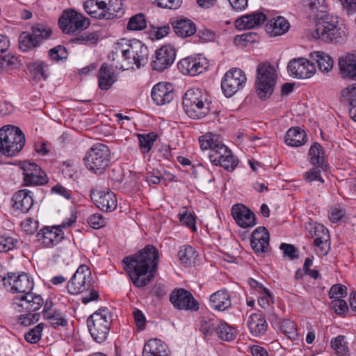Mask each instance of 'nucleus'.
<instances>
[{
  "instance_id": "obj_17",
  "label": "nucleus",
  "mask_w": 356,
  "mask_h": 356,
  "mask_svg": "<svg viewBox=\"0 0 356 356\" xmlns=\"http://www.w3.org/2000/svg\"><path fill=\"white\" fill-rule=\"evenodd\" d=\"M177 67L184 75L196 76L207 69L208 62L204 57L188 56L179 60Z\"/></svg>"
},
{
  "instance_id": "obj_22",
  "label": "nucleus",
  "mask_w": 356,
  "mask_h": 356,
  "mask_svg": "<svg viewBox=\"0 0 356 356\" xmlns=\"http://www.w3.org/2000/svg\"><path fill=\"white\" fill-rule=\"evenodd\" d=\"M153 102L162 106L172 101L175 97V88L169 82H159L154 86L151 92Z\"/></svg>"
},
{
  "instance_id": "obj_43",
  "label": "nucleus",
  "mask_w": 356,
  "mask_h": 356,
  "mask_svg": "<svg viewBox=\"0 0 356 356\" xmlns=\"http://www.w3.org/2000/svg\"><path fill=\"white\" fill-rule=\"evenodd\" d=\"M31 31L40 44L49 39L52 35L51 28L40 23L33 25L31 27Z\"/></svg>"
},
{
  "instance_id": "obj_35",
  "label": "nucleus",
  "mask_w": 356,
  "mask_h": 356,
  "mask_svg": "<svg viewBox=\"0 0 356 356\" xmlns=\"http://www.w3.org/2000/svg\"><path fill=\"white\" fill-rule=\"evenodd\" d=\"M247 325L250 332L255 337L264 334L267 330L266 321L259 314H252L247 322Z\"/></svg>"
},
{
  "instance_id": "obj_16",
  "label": "nucleus",
  "mask_w": 356,
  "mask_h": 356,
  "mask_svg": "<svg viewBox=\"0 0 356 356\" xmlns=\"http://www.w3.org/2000/svg\"><path fill=\"white\" fill-rule=\"evenodd\" d=\"M170 301L173 306L180 310L197 311L199 303L188 291L176 289L170 295Z\"/></svg>"
},
{
  "instance_id": "obj_31",
  "label": "nucleus",
  "mask_w": 356,
  "mask_h": 356,
  "mask_svg": "<svg viewBox=\"0 0 356 356\" xmlns=\"http://www.w3.org/2000/svg\"><path fill=\"white\" fill-rule=\"evenodd\" d=\"M290 24L289 22L282 16H277L270 20H268L266 24V31L272 35H281L289 29Z\"/></svg>"
},
{
  "instance_id": "obj_49",
  "label": "nucleus",
  "mask_w": 356,
  "mask_h": 356,
  "mask_svg": "<svg viewBox=\"0 0 356 356\" xmlns=\"http://www.w3.org/2000/svg\"><path fill=\"white\" fill-rule=\"evenodd\" d=\"M43 323H39L33 328L30 329L25 334V340L31 344L37 343L41 339L42 332L43 330Z\"/></svg>"
},
{
  "instance_id": "obj_60",
  "label": "nucleus",
  "mask_w": 356,
  "mask_h": 356,
  "mask_svg": "<svg viewBox=\"0 0 356 356\" xmlns=\"http://www.w3.org/2000/svg\"><path fill=\"white\" fill-rule=\"evenodd\" d=\"M346 294V287L341 284L333 285L329 291V297L331 299H339Z\"/></svg>"
},
{
  "instance_id": "obj_2",
  "label": "nucleus",
  "mask_w": 356,
  "mask_h": 356,
  "mask_svg": "<svg viewBox=\"0 0 356 356\" xmlns=\"http://www.w3.org/2000/svg\"><path fill=\"white\" fill-rule=\"evenodd\" d=\"M309 18L315 21L312 35L325 42L338 43L342 40V31L337 26V19L329 15L325 0H308Z\"/></svg>"
},
{
  "instance_id": "obj_57",
  "label": "nucleus",
  "mask_w": 356,
  "mask_h": 356,
  "mask_svg": "<svg viewBox=\"0 0 356 356\" xmlns=\"http://www.w3.org/2000/svg\"><path fill=\"white\" fill-rule=\"evenodd\" d=\"M88 225L93 229H98L106 225L105 218L100 213H95L88 218Z\"/></svg>"
},
{
  "instance_id": "obj_53",
  "label": "nucleus",
  "mask_w": 356,
  "mask_h": 356,
  "mask_svg": "<svg viewBox=\"0 0 356 356\" xmlns=\"http://www.w3.org/2000/svg\"><path fill=\"white\" fill-rule=\"evenodd\" d=\"M258 294V304L265 309L270 308L273 303V297L270 291L266 289Z\"/></svg>"
},
{
  "instance_id": "obj_20",
  "label": "nucleus",
  "mask_w": 356,
  "mask_h": 356,
  "mask_svg": "<svg viewBox=\"0 0 356 356\" xmlns=\"http://www.w3.org/2000/svg\"><path fill=\"white\" fill-rule=\"evenodd\" d=\"M90 195L96 207L104 211L111 212L117 208L116 196L111 191L92 190Z\"/></svg>"
},
{
  "instance_id": "obj_54",
  "label": "nucleus",
  "mask_w": 356,
  "mask_h": 356,
  "mask_svg": "<svg viewBox=\"0 0 356 356\" xmlns=\"http://www.w3.org/2000/svg\"><path fill=\"white\" fill-rule=\"evenodd\" d=\"M321 168L320 165H314L309 171L305 172V180L307 183H312L314 181H319L320 183H324V179L321 176Z\"/></svg>"
},
{
  "instance_id": "obj_1",
  "label": "nucleus",
  "mask_w": 356,
  "mask_h": 356,
  "mask_svg": "<svg viewBox=\"0 0 356 356\" xmlns=\"http://www.w3.org/2000/svg\"><path fill=\"white\" fill-rule=\"evenodd\" d=\"M159 252L152 245H147L136 254L124 257V270L136 287H144L154 278L158 268Z\"/></svg>"
},
{
  "instance_id": "obj_63",
  "label": "nucleus",
  "mask_w": 356,
  "mask_h": 356,
  "mask_svg": "<svg viewBox=\"0 0 356 356\" xmlns=\"http://www.w3.org/2000/svg\"><path fill=\"white\" fill-rule=\"evenodd\" d=\"M332 305L337 314H343L348 309L346 302L341 298L333 300L332 301Z\"/></svg>"
},
{
  "instance_id": "obj_33",
  "label": "nucleus",
  "mask_w": 356,
  "mask_h": 356,
  "mask_svg": "<svg viewBox=\"0 0 356 356\" xmlns=\"http://www.w3.org/2000/svg\"><path fill=\"white\" fill-rule=\"evenodd\" d=\"M306 138L307 135L304 130L300 127H292L287 131L284 141L289 146L299 147L306 143Z\"/></svg>"
},
{
  "instance_id": "obj_11",
  "label": "nucleus",
  "mask_w": 356,
  "mask_h": 356,
  "mask_svg": "<svg viewBox=\"0 0 356 356\" xmlns=\"http://www.w3.org/2000/svg\"><path fill=\"white\" fill-rule=\"evenodd\" d=\"M257 90L261 99L268 97L273 92L277 80L275 67L268 63L259 64L257 69Z\"/></svg>"
},
{
  "instance_id": "obj_41",
  "label": "nucleus",
  "mask_w": 356,
  "mask_h": 356,
  "mask_svg": "<svg viewBox=\"0 0 356 356\" xmlns=\"http://www.w3.org/2000/svg\"><path fill=\"white\" fill-rule=\"evenodd\" d=\"M18 42L19 48L22 51H27L40 45L34 38L31 30L23 31L19 36Z\"/></svg>"
},
{
  "instance_id": "obj_19",
  "label": "nucleus",
  "mask_w": 356,
  "mask_h": 356,
  "mask_svg": "<svg viewBox=\"0 0 356 356\" xmlns=\"http://www.w3.org/2000/svg\"><path fill=\"white\" fill-rule=\"evenodd\" d=\"M22 169L24 181L26 186H39L48 182L47 175L36 163L25 162Z\"/></svg>"
},
{
  "instance_id": "obj_61",
  "label": "nucleus",
  "mask_w": 356,
  "mask_h": 356,
  "mask_svg": "<svg viewBox=\"0 0 356 356\" xmlns=\"http://www.w3.org/2000/svg\"><path fill=\"white\" fill-rule=\"evenodd\" d=\"M257 34L252 32L246 33L241 35H236L234 38V43L236 44H242L245 45L247 43H251L255 41Z\"/></svg>"
},
{
  "instance_id": "obj_64",
  "label": "nucleus",
  "mask_w": 356,
  "mask_h": 356,
  "mask_svg": "<svg viewBox=\"0 0 356 356\" xmlns=\"http://www.w3.org/2000/svg\"><path fill=\"white\" fill-rule=\"evenodd\" d=\"M133 316L134 321L139 330H143L146 324V319L143 313L137 309H135L133 312Z\"/></svg>"
},
{
  "instance_id": "obj_45",
  "label": "nucleus",
  "mask_w": 356,
  "mask_h": 356,
  "mask_svg": "<svg viewBox=\"0 0 356 356\" xmlns=\"http://www.w3.org/2000/svg\"><path fill=\"white\" fill-rule=\"evenodd\" d=\"M123 0H108L106 2V13L109 15L106 20L120 17L124 14Z\"/></svg>"
},
{
  "instance_id": "obj_37",
  "label": "nucleus",
  "mask_w": 356,
  "mask_h": 356,
  "mask_svg": "<svg viewBox=\"0 0 356 356\" xmlns=\"http://www.w3.org/2000/svg\"><path fill=\"white\" fill-rule=\"evenodd\" d=\"M309 157L312 165H320L321 169L325 168L324 149L321 144L315 142L312 145L309 150Z\"/></svg>"
},
{
  "instance_id": "obj_10",
  "label": "nucleus",
  "mask_w": 356,
  "mask_h": 356,
  "mask_svg": "<svg viewBox=\"0 0 356 356\" xmlns=\"http://www.w3.org/2000/svg\"><path fill=\"white\" fill-rule=\"evenodd\" d=\"M76 220V216L72 214L60 225L52 227H44L36 234L37 240L45 248H51L64 238L63 229L71 227Z\"/></svg>"
},
{
  "instance_id": "obj_40",
  "label": "nucleus",
  "mask_w": 356,
  "mask_h": 356,
  "mask_svg": "<svg viewBox=\"0 0 356 356\" xmlns=\"http://www.w3.org/2000/svg\"><path fill=\"white\" fill-rule=\"evenodd\" d=\"M216 334L222 341H231L236 338L237 330L227 323L219 320Z\"/></svg>"
},
{
  "instance_id": "obj_27",
  "label": "nucleus",
  "mask_w": 356,
  "mask_h": 356,
  "mask_svg": "<svg viewBox=\"0 0 356 356\" xmlns=\"http://www.w3.org/2000/svg\"><path fill=\"white\" fill-rule=\"evenodd\" d=\"M84 10L92 18L106 19L109 15L106 13V1L86 0L83 3Z\"/></svg>"
},
{
  "instance_id": "obj_39",
  "label": "nucleus",
  "mask_w": 356,
  "mask_h": 356,
  "mask_svg": "<svg viewBox=\"0 0 356 356\" xmlns=\"http://www.w3.org/2000/svg\"><path fill=\"white\" fill-rule=\"evenodd\" d=\"M27 66L33 79L40 81L47 78L48 65L45 62L36 60L29 63Z\"/></svg>"
},
{
  "instance_id": "obj_25",
  "label": "nucleus",
  "mask_w": 356,
  "mask_h": 356,
  "mask_svg": "<svg viewBox=\"0 0 356 356\" xmlns=\"http://www.w3.org/2000/svg\"><path fill=\"white\" fill-rule=\"evenodd\" d=\"M250 244L256 253H265L269 246V233L264 227L256 228L252 235Z\"/></svg>"
},
{
  "instance_id": "obj_3",
  "label": "nucleus",
  "mask_w": 356,
  "mask_h": 356,
  "mask_svg": "<svg viewBox=\"0 0 356 356\" xmlns=\"http://www.w3.org/2000/svg\"><path fill=\"white\" fill-rule=\"evenodd\" d=\"M199 143L202 149H210L209 158L213 165H220L227 171H233L238 165V159L218 136L208 133L199 138Z\"/></svg>"
},
{
  "instance_id": "obj_4",
  "label": "nucleus",
  "mask_w": 356,
  "mask_h": 356,
  "mask_svg": "<svg viewBox=\"0 0 356 356\" xmlns=\"http://www.w3.org/2000/svg\"><path fill=\"white\" fill-rule=\"evenodd\" d=\"M92 280V277L90 268L86 265L79 266L67 284L68 293L72 295H77L90 290L88 295L81 297V302L83 304H88L91 301L98 300V292L91 289Z\"/></svg>"
},
{
  "instance_id": "obj_50",
  "label": "nucleus",
  "mask_w": 356,
  "mask_h": 356,
  "mask_svg": "<svg viewBox=\"0 0 356 356\" xmlns=\"http://www.w3.org/2000/svg\"><path fill=\"white\" fill-rule=\"evenodd\" d=\"M219 320L209 319L201 322L200 331L205 337L212 336L217 333Z\"/></svg>"
},
{
  "instance_id": "obj_55",
  "label": "nucleus",
  "mask_w": 356,
  "mask_h": 356,
  "mask_svg": "<svg viewBox=\"0 0 356 356\" xmlns=\"http://www.w3.org/2000/svg\"><path fill=\"white\" fill-rule=\"evenodd\" d=\"M49 56L51 60L58 62L67 58V51L64 47L58 45L49 51Z\"/></svg>"
},
{
  "instance_id": "obj_6",
  "label": "nucleus",
  "mask_w": 356,
  "mask_h": 356,
  "mask_svg": "<svg viewBox=\"0 0 356 356\" xmlns=\"http://www.w3.org/2000/svg\"><path fill=\"white\" fill-rule=\"evenodd\" d=\"M83 160L89 171L97 175H102L111 163L110 149L105 144L95 143L88 149Z\"/></svg>"
},
{
  "instance_id": "obj_15",
  "label": "nucleus",
  "mask_w": 356,
  "mask_h": 356,
  "mask_svg": "<svg viewBox=\"0 0 356 356\" xmlns=\"http://www.w3.org/2000/svg\"><path fill=\"white\" fill-rule=\"evenodd\" d=\"M44 305V300L40 295L33 293L17 295L13 299V308L17 312H33Z\"/></svg>"
},
{
  "instance_id": "obj_32",
  "label": "nucleus",
  "mask_w": 356,
  "mask_h": 356,
  "mask_svg": "<svg viewBox=\"0 0 356 356\" xmlns=\"http://www.w3.org/2000/svg\"><path fill=\"white\" fill-rule=\"evenodd\" d=\"M52 302H46L43 308V316L44 319L49 320L54 326H66L67 321L65 316L59 311L52 310Z\"/></svg>"
},
{
  "instance_id": "obj_36",
  "label": "nucleus",
  "mask_w": 356,
  "mask_h": 356,
  "mask_svg": "<svg viewBox=\"0 0 356 356\" xmlns=\"http://www.w3.org/2000/svg\"><path fill=\"white\" fill-rule=\"evenodd\" d=\"M127 50H123L122 52L125 54L132 53L134 60H136V65L139 68L141 63L146 60L147 56V48L138 40H134L132 42V47H129Z\"/></svg>"
},
{
  "instance_id": "obj_30",
  "label": "nucleus",
  "mask_w": 356,
  "mask_h": 356,
  "mask_svg": "<svg viewBox=\"0 0 356 356\" xmlns=\"http://www.w3.org/2000/svg\"><path fill=\"white\" fill-rule=\"evenodd\" d=\"M232 305L230 296L226 290H219L210 297V306L218 311H225Z\"/></svg>"
},
{
  "instance_id": "obj_9",
  "label": "nucleus",
  "mask_w": 356,
  "mask_h": 356,
  "mask_svg": "<svg viewBox=\"0 0 356 356\" xmlns=\"http://www.w3.org/2000/svg\"><path fill=\"white\" fill-rule=\"evenodd\" d=\"M58 24L64 33L74 35L87 29L90 24V21L75 9L69 8L63 11Z\"/></svg>"
},
{
  "instance_id": "obj_62",
  "label": "nucleus",
  "mask_w": 356,
  "mask_h": 356,
  "mask_svg": "<svg viewBox=\"0 0 356 356\" xmlns=\"http://www.w3.org/2000/svg\"><path fill=\"white\" fill-rule=\"evenodd\" d=\"M179 219L181 222L186 225L188 227L191 229L193 231L196 230L195 219L191 213L185 212L182 214H179Z\"/></svg>"
},
{
  "instance_id": "obj_48",
  "label": "nucleus",
  "mask_w": 356,
  "mask_h": 356,
  "mask_svg": "<svg viewBox=\"0 0 356 356\" xmlns=\"http://www.w3.org/2000/svg\"><path fill=\"white\" fill-rule=\"evenodd\" d=\"M147 26L145 16L142 13H138L132 16L128 22L127 29L131 31H140Z\"/></svg>"
},
{
  "instance_id": "obj_58",
  "label": "nucleus",
  "mask_w": 356,
  "mask_h": 356,
  "mask_svg": "<svg viewBox=\"0 0 356 356\" xmlns=\"http://www.w3.org/2000/svg\"><path fill=\"white\" fill-rule=\"evenodd\" d=\"M154 3L157 6L163 8L175 10L179 8L181 3L182 0H152Z\"/></svg>"
},
{
  "instance_id": "obj_18",
  "label": "nucleus",
  "mask_w": 356,
  "mask_h": 356,
  "mask_svg": "<svg viewBox=\"0 0 356 356\" xmlns=\"http://www.w3.org/2000/svg\"><path fill=\"white\" fill-rule=\"evenodd\" d=\"M176 51L170 44L163 45L156 51L155 59L152 63V69L163 72L168 68L175 61Z\"/></svg>"
},
{
  "instance_id": "obj_44",
  "label": "nucleus",
  "mask_w": 356,
  "mask_h": 356,
  "mask_svg": "<svg viewBox=\"0 0 356 356\" xmlns=\"http://www.w3.org/2000/svg\"><path fill=\"white\" fill-rule=\"evenodd\" d=\"M332 348L338 356H348L349 348L343 335H338L330 341Z\"/></svg>"
},
{
  "instance_id": "obj_47",
  "label": "nucleus",
  "mask_w": 356,
  "mask_h": 356,
  "mask_svg": "<svg viewBox=\"0 0 356 356\" xmlns=\"http://www.w3.org/2000/svg\"><path fill=\"white\" fill-rule=\"evenodd\" d=\"M196 250L191 245H184L178 252V257L181 264L188 265L191 261L195 259Z\"/></svg>"
},
{
  "instance_id": "obj_46",
  "label": "nucleus",
  "mask_w": 356,
  "mask_h": 356,
  "mask_svg": "<svg viewBox=\"0 0 356 356\" xmlns=\"http://www.w3.org/2000/svg\"><path fill=\"white\" fill-rule=\"evenodd\" d=\"M139 146L142 153L145 154L149 152L156 140L157 135L154 132L147 134H138Z\"/></svg>"
},
{
  "instance_id": "obj_26",
  "label": "nucleus",
  "mask_w": 356,
  "mask_h": 356,
  "mask_svg": "<svg viewBox=\"0 0 356 356\" xmlns=\"http://www.w3.org/2000/svg\"><path fill=\"white\" fill-rule=\"evenodd\" d=\"M170 24L175 34L181 38L190 37L196 32V26L194 22L185 17L172 19L170 20Z\"/></svg>"
},
{
  "instance_id": "obj_28",
  "label": "nucleus",
  "mask_w": 356,
  "mask_h": 356,
  "mask_svg": "<svg viewBox=\"0 0 356 356\" xmlns=\"http://www.w3.org/2000/svg\"><path fill=\"white\" fill-rule=\"evenodd\" d=\"M30 193V191L27 190H20L16 192L12 198L13 207L23 213L28 212L33 204V200Z\"/></svg>"
},
{
  "instance_id": "obj_51",
  "label": "nucleus",
  "mask_w": 356,
  "mask_h": 356,
  "mask_svg": "<svg viewBox=\"0 0 356 356\" xmlns=\"http://www.w3.org/2000/svg\"><path fill=\"white\" fill-rule=\"evenodd\" d=\"M99 40V35L97 32L83 33L76 37L72 41L79 44H95Z\"/></svg>"
},
{
  "instance_id": "obj_56",
  "label": "nucleus",
  "mask_w": 356,
  "mask_h": 356,
  "mask_svg": "<svg viewBox=\"0 0 356 356\" xmlns=\"http://www.w3.org/2000/svg\"><path fill=\"white\" fill-rule=\"evenodd\" d=\"M330 240L327 237H318L314 240V245L317 248V254L323 256L327 254L329 248H327V242Z\"/></svg>"
},
{
  "instance_id": "obj_34",
  "label": "nucleus",
  "mask_w": 356,
  "mask_h": 356,
  "mask_svg": "<svg viewBox=\"0 0 356 356\" xmlns=\"http://www.w3.org/2000/svg\"><path fill=\"white\" fill-rule=\"evenodd\" d=\"M339 66L341 73L349 77H356V53L348 54L339 59Z\"/></svg>"
},
{
  "instance_id": "obj_29",
  "label": "nucleus",
  "mask_w": 356,
  "mask_h": 356,
  "mask_svg": "<svg viewBox=\"0 0 356 356\" xmlns=\"http://www.w3.org/2000/svg\"><path fill=\"white\" fill-rule=\"evenodd\" d=\"M167 345L161 340L152 339L144 345L143 356H168Z\"/></svg>"
},
{
  "instance_id": "obj_5",
  "label": "nucleus",
  "mask_w": 356,
  "mask_h": 356,
  "mask_svg": "<svg viewBox=\"0 0 356 356\" xmlns=\"http://www.w3.org/2000/svg\"><path fill=\"white\" fill-rule=\"evenodd\" d=\"M211 100L207 94L199 89L188 90L182 101L183 108L191 118L200 119L207 115L211 110Z\"/></svg>"
},
{
  "instance_id": "obj_42",
  "label": "nucleus",
  "mask_w": 356,
  "mask_h": 356,
  "mask_svg": "<svg viewBox=\"0 0 356 356\" xmlns=\"http://www.w3.org/2000/svg\"><path fill=\"white\" fill-rule=\"evenodd\" d=\"M99 87L102 90H108L114 83L113 73H111L106 63H104L99 70Z\"/></svg>"
},
{
  "instance_id": "obj_8",
  "label": "nucleus",
  "mask_w": 356,
  "mask_h": 356,
  "mask_svg": "<svg viewBox=\"0 0 356 356\" xmlns=\"http://www.w3.org/2000/svg\"><path fill=\"white\" fill-rule=\"evenodd\" d=\"M111 314L108 309H99L87 319L90 334L97 343L106 341L110 332Z\"/></svg>"
},
{
  "instance_id": "obj_24",
  "label": "nucleus",
  "mask_w": 356,
  "mask_h": 356,
  "mask_svg": "<svg viewBox=\"0 0 356 356\" xmlns=\"http://www.w3.org/2000/svg\"><path fill=\"white\" fill-rule=\"evenodd\" d=\"M232 215L237 225L242 228L253 227L256 224L254 213L243 204L234 205Z\"/></svg>"
},
{
  "instance_id": "obj_38",
  "label": "nucleus",
  "mask_w": 356,
  "mask_h": 356,
  "mask_svg": "<svg viewBox=\"0 0 356 356\" xmlns=\"http://www.w3.org/2000/svg\"><path fill=\"white\" fill-rule=\"evenodd\" d=\"M311 58L316 63L318 69L323 72H328L333 67V59L323 51L313 52L311 54Z\"/></svg>"
},
{
  "instance_id": "obj_7",
  "label": "nucleus",
  "mask_w": 356,
  "mask_h": 356,
  "mask_svg": "<svg viewBox=\"0 0 356 356\" xmlns=\"http://www.w3.org/2000/svg\"><path fill=\"white\" fill-rule=\"evenodd\" d=\"M25 144V136L17 127L5 125L0 129V157L13 156Z\"/></svg>"
},
{
  "instance_id": "obj_23",
  "label": "nucleus",
  "mask_w": 356,
  "mask_h": 356,
  "mask_svg": "<svg viewBox=\"0 0 356 356\" xmlns=\"http://www.w3.org/2000/svg\"><path fill=\"white\" fill-rule=\"evenodd\" d=\"M268 20V17L264 13L257 10L238 18L234 24L238 30L251 29L260 26Z\"/></svg>"
},
{
  "instance_id": "obj_12",
  "label": "nucleus",
  "mask_w": 356,
  "mask_h": 356,
  "mask_svg": "<svg viewBox=\"0 0 356 356\" xmlns=\"http://www.w3.org/2000/svg\"><path fill=\"white\" fill-rule=\"evenodd\" d=\"M247 78L245 72L239 68H232L224 75L221 81V88L227 97H232L243 88Z\"/></svg>"
},
{
  "instance_id": "obj_52",
  "label": "nucleus",
  "mask_w": 356,
  "mask_h": 356,
  "mask_svg": "<svg viewBox=\"0 0 356 356\" xmlns=\"http://www.w3.org/2000/svg\"><path fill=\"white\" fill-rule=\"evenodd\" d=\"M17 243L18 240L11 236L6 235L0 236V252H7L14 249Z\"/></svg>"
},
{
  "instance_id": "obj_21",
  "label": "nucleus",
  "mask_w": 356,
  "mask_h": 356,
  "mask_svg": "<svg viewBox=\"0 0 356 356\" xmlns=\"http://www.w3.org/2000/svg\"><path fill=\"white\" fill-rule=\"evenodd\" d=\"M288 71L297 79L310 78L316 72V67L305 58L291 60L287 66Z\"/></svg>"
},
{
  "instance_id": "obj_14",
  "label": "nucleus",
  "mask_w": 356,
  "mask_h": 356,
  "mask_svg": "<svg viewBox=\"0 0 356 356\" xmlns=\"http://www.w3.org/2000/svg\"><path fill=\"white\" fill-rule=\"evenodd\" d=\"M132 47V42H128L126 39H122L116 44L115 51H113V66L116 69L127 70L132 68L136 65V60L134 58L132 53L125 54L123 50L129 49Z\"/></svg>"
},
{
  "instance_id": "obj_13",
  "label": "nucleus",
  "mask_w": 356,
  "mask_h": 356,
  "mask_svg": "<svg viewBox=\"0 0 356 356\" xmlns=\"http://www.w3.org/2000/svg\"><path fill=\"white\" fill-rule=\"evenodd\" d=\"M3 282L5 286H10V291L12 293H17L18 295L29 293L34 287L33 279L25 273L18 275L8 273L3 278Z\"/></svg>"
},
{
  "instance_id": "obj_59",
  "label": "nucleus",
  "mask_w": 356,
  "mask_h": 356,
  "mask_svg": "<svg viewBox=\"0 0 356 356\" xmlns=\"http://www.w3.org/2000/svg\"><path fill=\"white\" fill-rule=\"evenodd\" d=\"M38 313L26 312L25 314L20 315L18 318V322L24 326H29L39 320Z\"/></svg>"
}]
</instances>
